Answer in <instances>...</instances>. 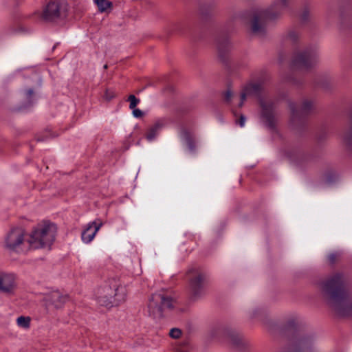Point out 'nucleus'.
Listing matches in <instances>:
<instances>
[{"mask_svg": "<svg viewBox=\"0 0 352 352\" xmlns=\"http://www.w3.org/2000/svg\"><path fill=\"white\" fill-rule=\"evenodd\" d=\"M341 258V254L339 252H333L328 255V261L331 264H334Z\"/></svg>", "mask_w": 352, "mask_h": 352, "instance_id": "a878e982", "label": "nucleus"}, {"mask_svg": "<svg viewBox=\"0 0 352 352\" xmlns=\"http://www.w3.org/2000/svg\"><path fill=\"white\" fill-rule=\"evenodd\" d=\"M245 116H241L240 119L239 120V124L240 125V126L243 127L245 124Z\"/></svg>", "mask_w": 352, "mask_h": 352, "instance_id": "e433bc0d", "label": "nucleus"}, {"mask_svg": "<svg viewBox=\"0 0 352 352\" xmlns=\"http://www.w3.org/2000/svg\"><path fill=\"white\" fill-rule=\"evenodd\" d=\"M216 43L219 56L224 61L232 48V43L227 36H218Z\"/></svg>", "mask_w": 352, "mask_h": 352, "instance_id": "a211bd4d", "label": "nucleus"}, {"mask_svg": "<svg viewBox=\"0 0 352 352\" xmlns=\"http://www.w3.org/2000/svg\"><path fill=\"white\" fill-rule=\"evenodd\" d=\"M176 300L169 291H159L153 294L148 300V314L155 318H161L164 311L173 309Z\"/></svg>", "mask_w": 352, "mask_h": 352, "instance_id": "39448f33", "label": "nucleus"}, {"mask_svg": "<svg viewBox=\"0 0 352 352\" xmlns=\"http://www.w3.org/2000/svg\"><path fill=\"white\" fill-rule=\"evenodd\" d=\"M128 101L130 102L129 108L133 109L140 102V100L138 99L134 95H130L128 98Z\"/></svg>", "mask_w": 352, "mask_h": 352, "instance_id": "c85d7f7f", "label": "nucleus"}, {"mask_svg": "<svg viewBox=\"0 0 352 352\" xmlns=\"http://www.w3.org/2000/svg\"><path fill=\"white\" fill-rule=\"evenodd\" d=\"M57 228L55 224L43 222L38 224L31 232L27 242L32 249L50 247L55 240Z\"/></svg>", "mask_w": 352, "mask_h": 352, "instance_id": "20e7f679", "label": "nucleus"}, {"mask_svg": "<svg viewBox=\"0 0 352 352\" xmlns=\"http://www.w3.org/2000/svg\"><path fill=\"white\" fill-rule=\"evenodd\" d=\"M25 242L24 229L21 227H12L6 233L2 245L8 252L19 253L23 250Z\"/></svg>", "mask_w": 352, "mask_h": 352, "instance_id": "6e6552de", "label": "nucleus"}, {"mask_svg": "<svg viewBox=\"0 0 352 352\" xmlns=\"http://www.w3.org/2000/svg\"><path fill=\"white\" fill-rule=\"evenodd\" d=\"M107 67H108V65L107 64L104 65V69H107Z\"/></svg>", "mask_w": 352, "mask_h": 352, "instance_id": "58836bf2", "label": "nucleus"}, {"mask_svg": "<svg viewBox=\"0 0 352 352\" xmlns=\"http://www.w3.org/2000/svg\"><path fill=\"white\" fill-rule=\"evenodd\" d=\"M342 144L347 150H351L352 146V131L347 130L342 135Z\"/></svg>", "mask_w": 352, "mask_h": 352, "instance_id": "412c9836", "label": "nucleus"}, {"mask_svg": "<svg viewBox=\"0 0 352 352\" xmlns=\"http://www.w3.org/2000/svg\"><path fill=\"white\" fill-rule=\"evenodd\" d=\"M319 62L320 52L318 48L314 46L295 53L291 65L298 70L309 71L316 67Z\"/></svg>", "mask_w": 352, "mask_h": 352, "instance_id": "0eeeda50", "label": "nucleus"}, {"mask_svg": "<svg viewBox=\"0 0 352 352\" xmlns=\"http://www.w3.org/2000/svg\"><path fill=\"white\" fill-rule=\"evenodd\" d=\"M169 335L173 338H179L182 335V331L177 328H173L170 330Z\"/></svg>", "mask_w": 352, "mask_h": 352, "instance_id": "473e14b6", "label": "nucleus"}, {"mask_svg": "<svg viewBox=\"0 0 352 352\" xmlns=\"http://www.w3.org/2000/svg\"><path fill=\"white\" fill-rule=\"evenodd\" d=\"M185 139H186V145H187L188 149L190 151H192L195 147L194 140L187 134L186 135Z\"/></svg>", "mask_w": 352, "mask_h": 352, "instance_id": "7c9ffc66", "label": "nucleus"}, {"mask_svg": "<svg viewBox=\"0 0 352 352\" xmlns=\"http://www.w3.org/2000/svg\"><path fill=\"white\" fill-rule=\"evenodd\" d=\"M351 8L350 0H340L338 8V27L340 32H344L351 26Z\"/></svg>", "mask_w": 352, "mask_h": 352, "instance_id": "9d476101", "label": "nucleus"}, {"mask_svg": "<svg viewBox=\"0 0 352 352\" xmlns=\"http://www.w3.org/2000/svg\"><path fill=\"white\" fill-rule=\"evenodd\" d=\"M226 341L231 347L238 351L245 349L248 343L246 340L238 332L233 330H228L224 332Z\"/></svg>", "mask_w": 352, "mask_h": 352, "instance_id": "4468645a", "label": "nucleus"}, {"mask_svg": "<svg viewBox=\"0 0 352 352\" xmlns=\"http://www.w3.org/2000/svg\"><path fill=\"white\" fill-rule=\"evenodd\" d=\"M234 94L232 89H228L224 94V100L230 103L232 102V98H234Z\"/></svg>", "mask_w": 352, "mask_h": 352, "instance_id": "2f4dec72", "label": "nucleus"}, {"mask_svg": "<svg viewBox=\"0 0 352 352\" xmlns=\"http://www.w3.org/2000/svg\"><path fill=\"white\" fill-rule=\"evenodd\" d=\"M17 288V276L15 274L0 270V292L11 295Z\"/></svg>", "mask_w": 352, "mask_h": 352, "instance_id": "9b49d317", "label": "nucleus"}, {"mask_svg": "<svg viewBox=\"0 0 352 352\" xmlns=\"http://www.w3.org/2000/svg\"><path fill=\"white\" fill-rule=\"evenodd\" d=\"M17 324L23 328H28L30 324V318L29 317L20 316L16 320Z\"/></svg>", "mask_w": 352, "mask_h": 352, "instance_id": "393cba45", "label": "nucleus"}, {"mask_svg": "<svg viewBox=\"0 0 352 352\" xmlns=\"http://www.w3.org/2000/svg\"><path fill=\"white\" fill-rule=\"evenodd\" d=\"M175 352H188V346L184 344L175 349Z\"/></svg>", "mask_w": 352, "mask_h": 352, "instance_id": "f704fd0d", "label": "nucleus"}, {"mask_svg": "<svg viewBox=\"0 0 352 352\" xmlns=\"http://www.w3.org/2000/svg\"><path fill=\"white\" fill-rule=\"evenodd\" d=\"M102 223L98 220L89 223L81 233V239L85 243H89L100 229Z\"/></svg>", "mask_w": 352, "mask_h": 352, "instance_id": "f3484780", "label": "nucleus"}, {"mask_svg": "<svg viewBox=\"0 0 352 352\" xmlns=\"http://www.w3.org/2000/svg\"><path fill=\"white\" fill-rule=\"evenodd\" d=\"M166 76L162 77V78H159L157 80H151L148 82L145 85V87H157L164 85L162 82L164 80Z\"/></svg>", "mask_w": 352, "mask_h": 352, "instance_id": "bb28decb", "label": "nucleus"}, {"mask_svg": "<svg viewBox=\"0 0 352 352\" xmlns=\"http://www.w3.org/2000/svg\"><path fill=\"white\" fill-rule=\"evenodd\" d=\"M322 298L338 316H349L352 311L350 291L346 287V279L341 273H337L320 284Z\"/></svg>", "mask_w": 352, "mask_h": 352, "instance_id": "f257e3e1", "label": "nucleus"}, {"mask_svg": "<svg viewBox=\"0 0 352 352\" xmlns=\"http://www.w3.org/2000/svg\"><path fill=\"white\" fill-rule=\"evenodd\" d=\"M270 80V74L267 71L261 70L251 77L248 85L245 88H261L263 86L267 85Z\"/></svg>", "mask_w": 352, "mask_h": 352, "instance_id": "2eb2a0df", "label": "nucleus"}, {"mask_svg": "<svg viewBox=\"0 0 352 352\" xmlns=\"http://www.w3.org/2000/svg\"><path fill=\"white\" fill-rule=\"evenodd\" d=\"M309 13L307 10H305L301 14V19L303 21H306L309 19Z\"/></svg>", "mask_w": 352, "mask_h": 352, "instance_id": "c9c22d12", "label": "nucleus"}, {"mask_svg": "<svg viewBox=\"0 0 352 352\" xmlns=\"http://www.w3.org/2000/svg\"><path fill=\"white\" fill-rule=\"evenodd\" d=\"M308 342H309L308 340L307 339H305V338H303V339L300 340V344L301 346H307L308 345Z\"/></svg>", "mask_w": 352, "mask_h": 352, "instance_id": "4c0bfd02", "label": "nucleus"}, {"mask_svg": "<svg viewBox=\"0 0 352 352\" xmlns=\"http://www.w3.org/2000/svg\"><path fill=\"white\" fill-rule=\"evenodd\" d=\"M133 115L137 118H140L143 116L144 113L140 109L134 108L133 109Z\"/></svg>", "mask_w": 352, "mask_h": 352, "instance_id": "72a5a7b5", "label": "nucleus"}, {"mask_svg": "<svg viewBox=\"0 0 352 352\" xmlns=\"http://www.w3.org/2000/svg\"><path fill=\"white\" fill-rule=\"evenodd\" d=\"M289 0H274L268 9H260L251 12H245L241 14V17L244 19L250 18L251 34L254 36L263 38L267 33L266 20L278 17L289 7Z\"/></svg>", "mask_w": 352, "mask_h": 352, "instance_id": "f03ea898", "label": "nucleus"}, {"mask_svg": "<svg viewBox=\"0 0 352 352\" xmlns=\"http://www.w3.org/2000/svg\"><path fill=\"white\" fill-rule=\"evenodd\" d=\"M231 86H232V85L230 84V85H228V88H229L230 87H231Z\"/></svg>", "mask_w": 352, "mask_h": 352, "instance_id": "ea45409f", "label": "nucleus"}, {"mask_svg": "<svg viewBox=\"0 0 352 352\" xmlns=\"http://www.w3.org/2000/svg\"><path fill=\"white\" fill-rule=\"evenodd\" d=\"M285 37L291 42H296L300 37V33L296 30L292 29L287 32Z\"/></svg>", "mask_w": 352, "mask_h": 352, "instance_id": "b1692460", "label": "nucleus"}, {"mask_svg": "<svg viewBox=\"0 0 352 352\" xmlns=\"http://www.w3.org/2000/svg\"><path fill=\"white\" fill-rule=\"evenodd\" d=\"M334 78L329 74H322L317 76L314 80V85L316 87H327L333 86Z\"/></svg>", "mask_w": 352, "mask_h": 352, "instance_id": "aec40b11", "label": "nucleus"}, {"mask_svg": "<svg viewBox=\"0 0 352 352\" xmlns=\"http://www.w3.org/2000/svg\"><path fill=\"white\" fill-rule=\"evenodd\" d=\"M114 97H115V93L113 91V89H104V94H103V98L106 100L109 101Z\"/></svg>", "mask_w": 352, "mask_h": 352, "instance_id": "c756f323", "label": "nucleus"}, {"mask_svg": "<svg viewBox=\"0 0 352 352\" xmlns=\"http://www.w3.org/2000/svg\"><path fill=\"white\" fill-rule=\"evenodd\" d=\"M315 110L314 102L311 100L305 99L298 108L291 106L293 119L310 114Z\"/></svg>", "mask_w": 352, "mask_h": 352, "instance_id": "dca6fc26", "label": "nucleus"}, {"mask_svg": "<svg viewBox=\"0 0 352 352\" xmlns=\"http://www.w3.org/2000/svg\"><path fill=\"white\" fill-rule=\"evenodd\" d=\"M94 2L101 12H106L112 7V3L108 0H94Z\"/></svg>", "mask_w": 352, "mask_h": 352, "instance_id": "4be33fe9", "label": "nucleus"}, {"mask_svg": "<svg viewBox=\"0 0 352 352\" xmlns=\"http://www.w3.org/2000/svg\"><path fill=\"white\" fill-rule=\"evenodd\" d=\"M278 85L285 87L300 86L301 85V80L292 72H281L278 76Z\"/></svg>", "mask_w": 352, "mask_h": 352, "instance_id": "6ab92c4d", "label": "nucleus"}, {"mask_svg": "<svg viewBox=\"0 0 352 352\" xmlns=\"http://www.w3.org/2000/svg\"><path fill=\"white\" fill-rule=\"evenodd\" d=\"M186 290L190 300H197L205 295L206 275L199 269H190L186 273Z\"/></svg>", "mask_w": 352, "mask_h": 352, "instance_id": "423d86ee", "label": "nucleus"}, {"mask_svg": "<svg viewBox=\"0 0 352 352\" xmlns=\"http://www.w3.org/2000/svg\"><path fill=\"white\" fill-rule=\"evenodd\" d=\"M63 5L58 1H51L44 8L42 18L46 21H53L58 19L63 11Z\"/></svg>", "mask_w": 352, "mask_h": 352, "instance_id": "ddd939ff", "label": "nucleus"}, {"mask_svg": "<svg viewBox=\"0 0 352 352\" xmlns=\"http://www.w3.org/2000/svg\"><path fill=\"white\" fill-rule=\"evenodd\" d=\"M25 95L28 100L26 106L30 105L35 100V94L33 89L27 90Z\"/></svg>", "mask_w": 352, "mask_h": 352, "instance_id": "cd10ccee", "label": "nucleus"}, {"mask_svg": "<svg viewBox=\"0 0 352 352\" xmlns=\"http://www.w3.org/2000/svg\"><path fill=\"white\" fill-rule=\"evenodd\" d=\"M69 300V297L67 294L58 290L49 293L45 298L46 307L52 306L56 309H62Z\"/></svg>", "mask_w": 352, "mask_h": 352, "instance_id": "f8f14e48", "label": "nucleus"}, {"mask_svg": "<svg viewBox=\"0 0 352 352\" xmlns=\"http://www.w3.org/2000/svg\"><path fill=\"white\" fill-rule=\"evenodd\" d=\"M160 128V125L159 124H156L154 126H153L146 133V139L148 141L153 140L154 138L156 137L157 131H159Z\"/></svg>", "mask_w": 352, "mask_h": 352, "instance_id": "5701e85b", "label": "nucleus"}, {"mask_svg": "<svg viewBox=\"0 0 352 352\" xmlns=\"http://www.w3.org/2000/svg\"><path fill=\"white\" fill-rule=\"evenodd\" d=\"M126 289L118 278H111L97 292V301L101 306L111 307L125 301Z\"/></svg>", "mask_w": 352, "mask_h": 352, "instance_id": "7ed1b4c3", "label": "nucleus"}, {"mask_svg": "<svg viewBox=\"0 0 352 352\" xmlns=\"http://www.w3.org/2000/svg\"><path fill=\"white\" fill-rule=\"evenodd\" d=\"M262 89H245V91L240 94V102L239 107H241L248 96H254L258 98L262 107V114L265 118L266 122L270 127L274 126L273 104L271 102H265L261 98V91Z\"/></svg>", "mask_w": 352, "mask_h": 352, "instance_id": "1a4fd4ad", "label": "nucleus"}]
</instances>
